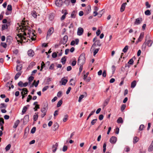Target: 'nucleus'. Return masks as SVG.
<instances>
[{"label":"nucleus","instance_id":"obj_2","mask_svg":"<svg viewBox=\"0 0 153 153\" xmlns=\"http://www.w3.org/2000/svg\"><path fill=\"white\" fill-rule=\"evenodd\" d=\"M85 62V57L84 54H81L79 58L77 63L79 65H83Z\"/></svg>","mask_w":153,"mask_h":153},{"label":"nucleus","instance_id":"obj_52","mask_svg":"<svg viewBox=\"0 0 153 153\" xmlns=\"http://www.w3.org/2000/svg\"><path fill=\"white\" fill-rule=\"evenodd\" d=\"M34 77L32 76H30L28 78V80L29 82H32L34 79Z\"/></svg>","mask_w":153,"mask_h":153},{"label":"nucleus","instance_id":"obj_30","mask_svg":"<svg viewBox=\"0 0 153 153\" xmlns=\"http://www.w3.org/2000/svg\"><path fill=\"white\" fill-rule=\"evenodd\" d=\"M99 50L100 48H96L95 49L93 52V55L94 56H95L96 54L98 53Z\"/></svg>","mask_w":153,"mask_h":153},{"label":"nucleus","instance_id":"obj_5","mask_svg":"<svg viewBox=\"0 0 153 153\" xmlns=\"http://www.w3.org/2000/svg\"><path fill=\"white\" fill-rule=\"evenodd\" d=\"M20 91H22L21 94L22 95H26L27 94L28 91L26 88H23L22 89H19Z\"/></svg>","mask_w":153,"mask_h":153},{"label":"nucleus","instance_id":"obj_41","mask_svg":"<svg viewBox=\"0 0 153 153\" xmlns=\"http://www.w3.org/2000/svg\"><path fill=\"white\" fill-rule=\"evenodd\" d=\"M75 12L74 11H73L71 14V17L72 18H75Z\"/></svg>","mask_w":153,"mask_h":153},{"label":"nucleus","instance_id":"obj_8","mask_svg":"<svg viewBox=\"0 0 153 153\" xmlns=\"http://www.w3.org/2000/svg\"><path fill=\"white\" fill-rule=\"evenodd\" d=\"M56 6L58 7H60L62 6V0H56L55 2Z\"/></svg>","mask_w":153,"mask_h":153},{"label":"nucleus","instance_id":"obj_23","mask_svg":"<svg viewBox=\"0 0 153 153\" xmlns=\"http://www.w3.org/2000/svg\"><path fill=\"white\" fill-rule=\"evenodd\" d=\"M139 140L138 137H134L133 138V143H135L137 142Z\"/></svg>","mask_w":153,"mask_h":153},{"label":"nucleus","instance_id":"obj_64","mask_svg":"<svg viewBox=\"0 0 153 153\" xmlns=\"http://www.w3.org/2000/svg\"><path fill=\"white\" fill-rule=\"evenodd\" d=\"M101 31L100 29H98L96 32V33L97 36H98L100 33Z\"/></svg>","mask_w":153,"mask_h":153},{"label":"nucleus","instance_id":"obj_32","mask_svg":"<svg viewBox=\"0 0 153 153\" xmlns=\"http://www.w3.org/2000/svg\"><path fill=\"white\" fill-rule=\"evenodd\" d=\"M32 16L34 18H36L37 16V15H36V12L35 11H33L32 12Z\"/></svg>","mask_w":153,"mask_h":153},{"label":"nucleus","instance_id":"obj_37","mask_svg":"<svg viewBox=\"0 0 153 153\" xmlns=\"http://www.w3.org/2000/svg\"><path fill=\"white\" fill-rule=\"evenodd\" d=\"M7 27H8V26L7 25H5V24L3 25H2V30H3L6 29H7Z\"/></svg>","mask_w":153,"mask_h":153},{"label":"nucleus","instance_id":"obj_53","mask_svg":"<svg viewBox=\"0 0 153 153\" xmlns=\"http://www.w3.org/2000/svg\"><path fill=\"white\" fill-rule=\"evenodd\" d=\"M36 128L35 127H34L31 130V132L33 134L35 133V132L36 131Z\"/></svg>","mask_w":153,"mask_h":153},{"label":"nucleus","instance_id":"obj_22","mask_svg":"<svg viewBox=\"0 0 153 153\" xmlns=\"http://www.w3.org/2000/svg\"><path fill=\"white\" fill-rule=\"evenodd\" d=\"M29 120V117L28 115L25 116L24 117V121L25 122H28Z\"/></svg>","mask_w":153,"mask_h":153},{"label":"nucleus","instance_id":"obj_31","mask_svg":"<svg viewBox=\"0 0 153 153\" xmlns=\"http://www.w3.org/2000/svg\"><path fill=\"white\" fill-rule=\"evenodd\" d=\"M62 103V100H60L57 103V107H60Z\"/></svg>","mask_w":153,"mask_h":153},{"label":"nucleus","instance_id":"obj_25","mask_svg":"<svg viewBox=\"0 0 153 153\" xmlns=\"http://www.w3.org/2000/svg\"><path fill=\"white\" fill-rule=\"evenodd\" d=\"M117 122L118 123H122L123 122V121L122 117H120L117 120Z\"/></svg>","mask_w":153,"mask_h":153},{"label":"nucleus","instance_id":"obj_14","mask_svg":"<svg viewBox=\"0 0 153 153\" xmlns=\"http://www.w3.org/2000/svg\"><path fill=\"white\" fill-rule=\"evenodd\" d=\"M127 4V3L126 2L123 3L122 5H121L120 11L121 12H123L125 10L126 5Z\"/></svg>","mask_w":153,"mask_h":153},{"label":"nucleus","instance_id":"obj_48","mask_svg":"<svg viewBox=\"0 0 153 153\" xmlns=\"http://www.w3.org/2000/svg\"><path fill=\"white\" fill-rule=\"evenodd\" d=\"M7 10L9 11H11L12 10V6L10 4H9L7 7Z\"/></svg>","mask_w":153,"mask_h":153},{"label":"nucleus","instance_id":"obj_33","mask_svg":"<svg viewBox=\"0 0 153 153\" xmlns=\"http://www.w3.org/2000/svg\"><path fill=\"white\" fill-rule=\"evenodd\" d=\"M66 59L65 57H63L61 59V62L63 64H64L66 62Z\"/></svg>","mask_w":153,"mask_h":153},{"label":"nucleus","instance_id":"obj_9","mask_svg":"<svg viewBox=\"0 0 153 153\" xmlns=\"http://www.w3.org/2000/svg\"><path fill=\"white\" fill-rule=\"evenodd\" d=\"M142 21V19L141 18H137L135 19L134 24L135 25H139L141 23Z\"/></svg>","mask_w":153,"mask_h":153},{"label":"nucleus","instance_id":"obj_46","mask_svg":"<svg viewBox=\"0 0 153 153\" xmlns=\"http://www.w3.org/2000/svg\"><path fill=\"white\" fill-rule=\"evenodd\" d=\"M109 101V99H107L104 102V105L105 106H106V105H107V104H108V102Z\"/></svg>","mask_w":153,"mask_h":153},{"label":"nucleus","instance_id":"obj_42","mask_svg":"<svg viewBox=\"0 0 153 153\" xmlns=\"http://www.w3.org/2000/svg\"><path fill=\"white\" fill-rule=\"evenodd\" d=\"M128 49V46H126L123 50V51L124 53L126 52Z\"/></svg>","mask_w":153,"mask_h":153},{"label":"nucleus","instance_id":"obj_36","mask_svg":"<svg viewBox=\"0 0 153 153\" xmlns=\"http://www.w3.org/2000/svg\"><path fill=\"white\" fill-rule=\"evenodd\" d=\"M144 128V126L143 125H141L139 128V131L143 130Z\"/></svg>","mask_w":153,"mask_h":153},{"label":"nucleus","instance_id":"obj_43","mask_svg":"<svg viewBox=\"0 0 153 153\" xmlns=\"http://www.w3.org/2000/svg\"><path fill=\"white\" fill-rule=\"evenodd\" d=\"M145 13L146 15H149L151 14V12L149 10H147L145 11Z\"/></svg>","mask_w":153,"mask_h":153},{"label":"nucleus","instance_id":"obj_12","mask_svg":"<svg viewBox=\"0 0 153 153\" xmlns=\"http://www.w3.org/2000/svg\"><path fill=\"white\" fill-rule=\"evenodd\" d=\"M143 36L144 33H141L139 38L138 39L137 41H136V43L137 44L139 42L141 41L143 37Z\"/></svg>","mask_w":153,"mask_h":153},{"label":"nucleus","instance_id":"obj_21","mask_svg":"<svg viewBox=\"0 0 153 153\" xmlns=\"http://www.w3.org/2000/svg\"><path fill=\"white\" fill-rule=\"evenodd\" d=\"M22 68V66L21 65H17L16 68V70L17 71H20Z\"/></svg>","mask_w":153,"mask_h":153},{"label":"nucleus","instance_id":"obj_1","mask_svg":"<svg viewBox=\"0 0 153 153\" xmlns=\"http://www.w3.org/2000/svg\"><path fill=\"white\" fill-rule=\"evenodd\" d=\"M26 22H25L22 21L21 22V27L20 26V29L21 30V31L24 32L23 34L24 36H26L27 33L28 35H30L31 34V31L30 30V27L27 25H26Z\"/></svg>","mask_w":153,"mask_h":153},{"label":"nucleus","instance_id":"obj_6","mask_svg":"<svg viewBox=\"0 0 153 153\" xmlns=\"http://www.w3.org/2000/svg\"><path fill=\"white\" fill-rule=\"evenodd\" d=\"M84 30L81 27H79L78 29L77 34L78 36H81L83 33Z\"/></svg>","mask_w":153,"mask_h":153},{"label":"nucleus","instance_id":"obj_60","mask_svg":"<svg viewBox=\"0 0 153 153\" xmlns=\"http://www.w3.org/2000/svg\"><path fill=\"white\" fill-rule=\"evenodd\" d=\"M126 105L125 104H123L121 106V110L123 111L126 108Z\"/></svg>","mask_w":153,"mask_h":153},{"label":"nucleus","instance_id":"obj_18","mask_svg":"<svg viewBox=\"0 0 153 153\" xmlns=\"http://www.w3.org/2000/svg\"><path fill=\"white\" fill-rule=\"evenodd\" d=\"M6 40L7 42H8L9 44H10V43L11 42L12 37L10 36H8L7 37Z\"/></svg>","mask_w":153,"mask_h":153},{"label":"nucleus","instance_id":"obj_54","mask_svg":"<svg viewBox=\"0 0 153 153\" xmlns=\"http://www.w3.org/2000/svg\"><path fill=\"white\" fill-rule=\"evenodd\" d=\"M18 85L19 86L21 87H23V83L22 81H20L18 83Z\"/></svg>","mask_w":153,"mask_h":153},{"label":"nucleus","instance_id":"obj_63","mask_svg":"<svg viewBox=\"0 0 153 153\" xmlns=\"http://www.w3.org/2000/svg\"><path fill=\"white\" fill-rule=\"evenodd\" d=\"M39 107L38 105H36L35 106V108H34V111H36L37 110V109L39 108Z\"/></svg>","mask_w":153,"mask_h":153},{"label":"nucleus","instance_id":"obj_56","mask_svg":"<svg viewBox=\"0 0 153 153\" xmlns=\"http://www.w3.org/2000/svg\"><path fill=\"white\" fill-rule=\"evenodd\" d=\"M57 56V54L56 52L53 53L52 54V56L53 58L56 57Z\"/></svg>","mask_w":153,"mask_h":153},{"label":"nucleus","instance_id":"obj_11","mask_svg":"<svg viewBox=\"0 0 153 153\" xmlns=\"http://www.w3.org/2000/svg\"><path fill=\"white\" fill-rule=\"evenodd\" d=\"M117 141V138L115 137H111L110 140V142L112 143H114Z\"/></svg>","mask_w":153,"mask_h":153},{"label":"nucleus","instance_id":"obj_44","mask_svg":"<svg viewBox=\"0 0 153 153\" xmlns=\"http://www.w3.org/2000/svg\"><path fill=\"white\" fill-rule=\"evenodd\" d=\"M1 45L4 48H6L7 46V44L5 42L1 43Z\"/></svg>","mask_w":153,"mask_h":153},{"label":"nucleus","instance_id":"obj_10","mask_svg":"<svg viewBox=\"0 0 153 153\" xmlns=\"http://www.w3.org/2000/svg\"><path fill=\"white\" fill-rule=\"evenodd\" d=\"M58 144L57 143H56L55 144L53 145L52 147V151L53 152H55L57 149L58 146Z\"/></svg>","mask_w":153,"mask_h":153},{"label":"nucleus","instance_id":"obj_17","mask_svg":"<svg viewBox=\"0 0 153 153\" xmlns=\"http://www.w3.org/2000/svg\"><path fill=\"white\" fill-rule=\"evenodd\" d=\"M148 150L149 152H152L153 150V140L149 146Z\"/></svg>","mask_w":153,"mask_h":153},{"label":"nucleus","instance_id":"obj_40","mask_svg":"<svg viewBox=\"0 0 153 153\" xmlns=\"http://www.w3.org/2000/svg\"><path fill=\"white\" fill-rule=\"evenodd\" d=\"M45 64L43 62H42L41 64V69H40V71H42V69L44 67H45Z\"/></svg>","mask_w":153,"mask_h":153},{"label":"nucleus","instance_id":"obj_62","mask_svg":"<svg viewBox=\"0 0 153 153\" xmlns=\"http://www.w3.org/2000/svg\"><path fill=\"white\" fill-rule=\"evenodd\" d=\"M62 94V92L61 91H59L57 93V96L59 97H60L61 96Z\"/></svg>","mask_w":153,"mask_h":153},{"label":"nucleus","instance_id":"obj_20","mask_svg":"<svg viewBox=\"0 0 153 153\" xmlns=\"http://www.w3.org/2000/svg\"><path fill=\"white\" fill-rule=\"evenodd\" d=\"M62 85H65L68 82V80L66 79H61Z\"/></svg>","mask_w":153,"mask_h":153},{"label":"nucleus","instance_id":"obj_49","mask_svg":"<svg viewBox=\"0 0 153 153\" xmlns=\"http://www.w3.org/2000/svg\"><path fill=\"white\" fill-rule=\"evenodd\" d=\"M32 96L30 95H29L28 96V97L27 98V102H29L30 100L32 99Z\"/></svg>","mask_w":153,"mask_h":153},{"label":"nucleus","instance_id":"obj_15","mask_svg":"<svg viewBox=\"0 0 153 153\" xmlns=\"http://www.w3.org/2000/svg\"><path fill=\"white\" fill-rule=\"evenodd\" d=\"M27 53L29 56L32 57L34 55V52L32 50H30L28 51Z\"/></svg>","mask_w":153,"mask_h":153},{"label":"nucleus","instance_id":"obj_47","mask_svg":"<svg viewBox=\"0 0 153 153\" xmlns=\"http://www.w3.org/2000/svg\"><path fill=\"white\" fill-rule=\"evenodd\" d=\"M97 120V119L93 120L91 122V124L92 125H93L94 124L96 123V121Z\"/></svg>","mask_w":153,"mask_h":153},{"label":"nucleus","instance_id":"obj_3","mask_svg":"<svg viewBox=\"0 0 153 153\" xmlns=\"http://www.w3.org/2000/svg\"><path fill=\"white\" fill-rule=\"evenodd\" d=\"M18 42L22 43L23 42L24 40L25 39V37L23 36L22 33H19L17 35V36L16 37Z\"/></svg>","mask_w":153,"mask_h":153},{"label":"nucleus","instance_id":"obj_50","mask_svg":"<svg viewBox=\"0 0 153 153\" xmlns=\"http://www.w3.org/2000/svg\"><path fill=\"white\" fill-rule=\"evenodd\" d=\"M67 14V13H65V14H64V15L61 17V20H64L65 18L66 15Z\"/></svg>","mask_w":153,"mask_h":153},{"label":"nucleus","instance_id":"obj_19","mask_svg":"<svg viewBox=\"0 0 153 153\" xmlns=\"http://www.w3.org/2000/svg\"><path fill=\"white\" fill-rule=\"evenodd\" d=\"M19 123L20 121L19 120H16V121L14 123V125L13 126V128H16L18 126Z\"/></svg>","mask_w":153,"mask_h":153},{"label":"nucleus","instance_id":"obj_24","mask_svg":"<svg viewBox=\"0 0 153 153\" xmlns=\"http://www.w3.org/2000/svg\"><path fill=\"white\" fill-rule=\"evenodd\" d=\"M136 84V81L135 80H134L131 83V87L132 88H134Z\"/></svg>","mask_w":153,"mask_h":153},{"label":"nucleus","instance_id":"obj_58","mask_svg":"<svg viewBox=\"0 0 153 153\" xmlns=\"http://www.w3.org/2000/svg\"><path fill=\"white\" fill-rule=\"evenodd\" d=\"M76 63V61L75 60L73 61L71 63V65L72 66H75Z\"/></svg>","mask_w":153,"mask_h":153},{"label":"nucleus","instance_id":"obj_59","mask_svg":"<svg viewBox=\"0 0 153 153\" xmlns=\"http://www.w3.org/2000/svg\"><path fill=\"white\" fill-rule=\"evenodd\" d=\"M67 147L66 146H64L62 148V151L63 152H65L67 149Z\"/></svg>","mask_w":153,"mask_h":153},{"label":"nucleus","instance_id":"obj_34","mask_svg":"<svg viewBox=\"0 0 153 153\" xmlns=\"http://www.w3.org/2000/svg\"><path fill=\"white\" fill-rule=\"evenodd\" d=\"M68 116L67 115H65L64 116L63 119V121L64 122H65L68 120Z\"/></svg>","mask_w":153,"mask_h":153},{"label":"nucleus","instance_id":"obj_27","mask_svg":"<svg viewBox=\"0 0 153 153\" xmlns=\"http://www.w3.org/2000/svg\"><path fill=\"white\" fill-rule=\"evenodd\" d=\"M27 109V107L26 106H25L23 107L22 111V112L23 114H24L26 112Z\"/></svg>","mask_w":153,"mask_h":153},{"label":"nucleus","instance_id":"obj_61","mask_svg":"<svg viewBox=\"0 0 153 153\" xmlns=\"http://www.w3.org/2000/svg\"><path fill=\"white\" fill-rule=\"evenodd\" d=\"M102 76L104 77H106V71L105 70H104L103 71V73H102Z\"/></svg>","mask_w":153,"mask_h":153},{"label":"nucleus","instance_id":"obj_51","mask_svg":"<svg viewBox=\"0 0 153 153\" xmlns=\"http://www.w3.org/2000/svg\"><path fill=\"white\" fill-rule=\"evenodd\" d=\"M134 62V60L133 59H131L129 61L128 63L130 65H132Z\"/></svg>","mask_w":153,"mask_h":153},{"label":"nucleus","instance_id":"obj_29","mask_svg":"<svg viewBox=\"0 0 153 153\" xmlns=\"http://www.w3.org/2000/svg\"><path fill=\"white\" fill-rule=\"evenodd\" d=\"M11 146V145L10 144H8L5 148L6 151H7L9 150Z\"/></svg>","mask_w":153,"mask_h":153},{"label":"nucleus","instance_id":"obj_13","mask_svg":"<svg viewBox=\"0 0 153 153\" xmlns=\"http://www.w3.org/2000/svg\"><path fill=\"white\" fill-rule=\"evenodd\" d=\"M152 40H149L148 41L146 40L145 43L146 44V45H147L148 47H150L151 46L152 44Z\"/></svg>","mask_w":153,"mask_h":153},{"label":"nucleus","instance_id":"obj_4","mask_svg":"<svg viewBox=\"0 0 153 153\" xmlns=\"http://www.w3.org/2000/svg\"><path fill=\"white\" fill-rule=\"evenodd\" d=\"M96 45H97L99 46H101V44L100 43V40H98L96 41V42L92 45L91 47V49H92L93 48H95V46Z\"/></svg>","mask_w":153,"mask_h":153},{"label":"nucleus","instance_id":"obj_55","mask_svg":"<svg viewBox=\"0 0 153 153\" xmlns=\"http://www.w3.org/2000/svg\"><path fill=\"white\" fill-rule=\"evenodd\" d=\"M48 88V86H46L44 87V88L42 89V91L43 92H44L45 91L47 90Z\"/></svg>","mask_w":153,"mask_h":153},{"label":"nucleus","instance_id":"obj_28","mask_svg":"<svg viewBox=\"0 0 153 153\" xmlns=\"http://www.w3.org/2000/svg\"><path fill=\"white\" fill-rule=\"evenodd\" d=\"M41 111L43 113L46 114L47 111L46 108L44 107L41 109Z\"/></svg>","mask_w":153,"mask_h":153},{"label":"nucleus","instance_id":"obj_16","mask_svg":"<svg viewBox=\"0 0 153 153\" xmlns=\"http://www.w3.org/2000/svg\"><path fill=\"white\" fill-rule=\"evenodd\" d=\"M22 73V72L21 71H19L18 73H17L15 76V80H17L19 77V76L21 75Z\"/></svg>","mask_w":153,"mask_h":153},{"label":"nucleus","instance_id":"obj_39","mask_svg":"<svg viewBox=\"0 0 153 153\" xmlns=\"http://www.w3.org/2000/svg\"><path fill=\"white\" fill-rule=\"evenodd\" d=\"M4 123V120L3 118H0V126H3Z\"/></svg>","mask_w":153,"mask_h":153},{"label":"nucleus","instance_id":"obj_7","mask_svg":"<svg viewBox=\"0 0 153 153\" xmlns=\"http://www.w3.org/2000/svg\"><path fill=\"white\" fill-rule=\"evenodd\" d=\"M54 31V29L53 27L50 28L47 32V37H48V36H51Z\"/></svg>","mask_w":153,"mask_h":153},{"label":"nucleus","instance_id":"obj_26","mask_svg":"<svg viewBox=\"0 0 153 153\" xmlns=\"http://www.w3.org/2000/svg\"><path fill=\"white\" fill-rule=\"evenodd\" d=\"M38 115L37 113H35L33 116V120L34 121H36L38 119Z\"/></svg>","mask_w":153,"mask_h":153},{"label":"nucleus","instance_id":"obj_57","mask_svg":"<svg viewBox=\"0 0 153 153\" xmlns=\"http://www.w3.org/2000/svg\"><path fill=\"white\" fill-rule=\"evenodd\" d=\"M103 115L102 114H101L99 116V119L100 120H101L103 119Z\"/></svg>","mask_w":153,"mask_h":153},{"label":"nucleus","instance_id":"obj_38","mask_svg":"<svg viewBox=\"0 0 153 153\" xmlns=\"http://www.w3.org/2000/svg\"><path fill=\"white\" fill-rule=\"evenodd\" d=\"M85 97V95H80V96H79V100H78V102H80L81 101V100L83 98Z\"/></svg>","mask_w":153,"mask_h":153},{"label":"nucleus","instance_id":"obj_35","mask_svg":"<svg viewBox=\"0 0 153 153\" xmlns=\"http://www.w3.org/2000/svg\"><path fill=\"white\" fill-rule=\"evenodd\" d=\"M95 111L94 110V111H92L91 112V113L88 116V117H87V119H86V120H88L89 119V118L92 115L94 114V113Z\"/></svg>","mask_w":153,"mask_h":153},{"label":"nucleus","instance_id":"obj_45","mask_svg":"<svg viewBox=\"0 0 153 153\" xmlns=\"http://www.w3.org/2000/svg\"><path fill=\"white\" fill-rule=\"evenodd\" d=\"M146 46V44L144 42L142 46V50L143 51H144L145 50Z\"/></svg>","mask_w":153,"mask_h":153}]
</instances>
